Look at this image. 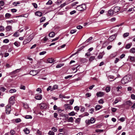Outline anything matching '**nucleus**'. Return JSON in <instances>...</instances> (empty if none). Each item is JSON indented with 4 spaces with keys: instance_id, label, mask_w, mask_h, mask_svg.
Listing matches in <instances>:
<instances>
[{
    "instance_id": "obj_44",
    "label": "nucleus",
    "mask_w": 135,
    "mask_h": 135,
    "mask_svg": "<svg viewBox=\"0 0 135 135\" xmlns=\"http://www.w3.org/2000/svg\"><path fill=\"white\" fill-rule=\"evenodd\" d=\"M91 95V93H87L85 94V96L87 97H89Z\"/></svg>"
},
{
    "instance_id": "obj_31",
    "label": "nucleus",
    "mask_w": 135,
    "mask_h": 135,
    "mask_svg": "<svg viewBox=\"0 0 135 135\" xmlns=\"http://www.w3.org/2000/svg\"><path fill=\"white\" fill-rule=\"evenodd\" d=\"M75 113L74 112L72 111L69 113V115L70 116H74L75 115Z\"/></svg>"
},
{
    "instance_id": "obj_32",
    "label": "nucleus",
    "mask_w": 135,
    "mask_h": 135,
    "mask_svg": "<svg viewBox=\"0 0 135 135\" xmlns=\"http://www.w3.org/2000/svg\"><path fill=\"white\" fill-rule=\"evenodd\" d=\"M16 91V90L15 89H12L9 90V92L11 93L15 92Z\"/></svg>"
},
{
    "instance_id": "obj_25",
    "label": "nucleus",
    "mask_w": 135,
    "mask_h": 135,
    "mask_svg": "<svg viewBox=\"0 0 135 135\" xmlns=\"http://www.w3.org/2000/svg\"><path fill=\"white\" fill-rule=\"evenodd\" d=\"M35 15L39 16H42V13L40 12H36L35 13Z\"/></svg>"
},
{
    "instance_id": "obj_35",
    "label": "nucleus",
    "mask_w": 135,
    "mask_h": 135,
    "mask_svg": "<svg viewBox=\"0 0 135 135\" xmlns=\"http://www.w3.org/2000/svg\"><path fill=\"white\" fill-rule=\"evenodd\" d=\"M64 65V64H59L58 65H56V67L57 68H60L61 67V66H63Z\"/></svg>"
},
{
    "instance_id": "obj_56",
    "label": "nucleus",
    "mask_w": 135,
    "mask_h": 135,
    "mask_svg": "<svg viewBox=\"0 0 135 135\" xmlns=\"http://www.w3.org/2000/svg\"><path fill=\"white\" fill-rule=\"evenodd\" d=\"M24 107L26 109H27L29 107L28 105L27 104H24Z\"/></svg>"
},
{
    "instance_id": "obj_50",
    "label": "nucleus",
    "mask_w": 135,
    "mask_h": 135,
    "mask_svg": "<svg viewBox=\"0 0 135 135\" xmlns=\"http://www.w3.org/2000/svg\"><path fill=\"white\" fill-rule=\"evenodd\" d=\"M89 115V113L87 112H85L83 115H81V117H82L84 116H88Z\"/></svg>"
},
{
    "instance_id": "obj_40",
    "label": "nucleus",
    "mask_w": 135,
    "mask_h": 135,
    "mask_svg": "<svg viewBox=\"0 0 135 135\" xmlns=\"http://www.w3.org/2000/svg\"><path fill=\"white\" fill-rule=\"evenodd\" d=\"M74 109L75 110L78 112L79 110V107L78 106H76L74 107Z\"/></svg>"
},
{
    "instance_id": "obj_38",
    "label": "nucleus",
    "mask_w": 135,
    "mask_h": 135,
    "mask_svg": "<svg viewBox=\"0 0 135 135\" xmlns=\"http://www.w3.org/2000/svg\"><path fill=\"white\" fill-rule=\"evenodd\" d=\"M95 58V57L94 56H91L90 57L89 59V60L90 61H91L93 60H94Z\"/></svg>"
},
{
    "instance_id": "obj_2",
    "label": "nucleus",
    "mask_w": 135,
    "mask_h": 135,
    "mask_svg": "<svg viewBox=\"0 0 135 135\" xmlns=\"http://www.w3.org/2000/svg\"><path fill=\"white\" fill-rule=\"evenodd\" d=\"M86 8V5L85 4H82L76 7V9L79 11H81L85 9Z\"/></svg>"
},
{
    "instance_id": "obj_52",
    "label": "nucleus",
    "mask_w": 135,
    "mask_h": 135,
    "mask_svg": "<svg viewBox=\"0 0 135 135\" xmlns=\"http://www.w3.org/2000/svg\"><path fill=\"white\" fill-rule=\"evenodd\" d=\"M21 121V120L20 119H15V122L17 123L20 122Z\"/></svg>"
},
{
    "instance_id": "obj_11",
    "label": "nucleus",
    "mask_w": 135,
    "mask_h": 135,
    "mask_svg": "<svg viewBox=\"0 0 135 135\" xmlns=\"http://www.w3.org/2000/svg\"><path fill=\"white\" fill-rule=\"evenodd\" d=\"M70 0H68L66 1L65 2L63 3L62 4H61L60 6V7L61 8L63 7L64 6H65L66 5L68 4L70 2L69 1Z\"/></svg>"
},
{
    "instance_id": "obj_47",
    "label": "nucleus",
    "mask_w": 135,
    "mask_h": 135,
    "mask_svg": "<svg viewBox=\"0 0 135 135\" xmlns=\"http://www.w3.org/2000/svg\"><path fill=\"white\" fill-rule=\"evenodd\" d=\"M48 134L49 135H54L55 134L54 132L51 131H50Z\"/></svg>"
},
{
    "instance_id": "obj_7",
    "label": "nucleus",
    "mask_w": 135,
    "mask_h": 135,
    "mask_svg": "<svg viewBox=\"0 0 135 135\" xmlns=\"http://www.w3.org/2000/svg\"><path fill=\"white\" fill-rule=\"evenodd\" d=\"M117 35L115 34L114 35H112L108 38L109 41L111 42L113 41L114 39H115L116 36Z\"/></svg>"
},
{
    "instance_id": "obj_37",
    "label": "nucleus",
    "mask_w": 135,
    "mask_h": 135,
    "mask_svg": "<svg viewBox=\"0 0 135 135\" xmlns=\"http://www.w3.org/2000/svg\"><path fill=\"white\" fill-rule=\"evenodd\" d=\"M11 135H15V132L13 130H11L10 131Z\"/></svg>"
},
{
    "instance_id": "obj_60",
    "label": "nucleus",
    "mask_w": 135,
    "mask_h": 135,
    "mask_svg": "<svg viewBox=\"0 0 135 135\" xmlns=\"http://www.w3.org/2000/svg\"><path fill=\"white\" fill-rule=\"evenodd\" d=\"M4 5V2L2 1H0V6H3Z\"/></svg>"
},
{
    "instance_id": "obj_30",
    "label": "nucleus",
    "mask_w": 135,
    "mask_h": 135,
    "mask_svg": "<svg viewBox=\"0 0 135 135\" xmlns=\"http://www.w3.org/2000/svg\"><path fill=\"white\" fill-rule=\"evenodd\" d=\"M11 15L10 14L7 13L5 15V17L6 18H8L11 17Z\"/></svg>"
},
{
    "instance_id": "obj_3",
    "label": "nucleus",
    "mask_w": 135,
    "mask_h": 135,
    "mask_svg": "<svg viewBox=\"0 0 135 135\" xmlns=\"http://www.w3.org/2000/svg\"><path fill=\"white\" fill-rule=\"evenodd\" d=\"M33 38V35L32 34L30 35L27 38L26 40L24 41V42L26 41V43H28L30 42Z\"/></svg>"
},
{
    "instance_id": "obj_5",
    "label": "nucleus",
    "mask_w": 135,
    "mask_h": 135,
    "mask_svg": "<svg viewBox=\"0 0 135 135\" xmlns=\"http://www.w3.org/2000/svg\"><path fill=\"white\" fill-rule=\"evenodd\" d=\"M40 107L41 109H46L47 107V105L44 103H42L40 104Z\"/></svg>"
},
{
    "instance_id": "obj_8",
    "label": "nucleus",
    "mask_w": 135,
    "mask_h": 135,
    "mask_svg": "<svg viewBox=\"0 0 135 135\" xmlns=\"http://www.w3.org/2000/svg\"><path fill=\"white\" fill-rule=\"evenodd\" d=\"M112 9H113L114 12L115 13L119 11L120 8L118 7H115L113 8H112Z\"/></svg>"
},
{
    "instance_id": "obj_21",
    "label": "nucleus",
    "mask_w": 135,
    "mask_h": 135,
    "mask_svg": "<svg viewBox=\"0 0 135 135\" xmlns=\"http://www.w3.org/2000/svg\"><path fill=\"white\" fill-rule=\"evenodd\" d=\"M55 32H52L49 34V36L50 37H53L55 36Z\"/></svg>"
},
{
    "instance_id": "obj_34",
    "label": "nucleus",
    "mask_w": 135,
    "mask_h": 135,
    "mask_svg": "<svg viewBox=\"0 0 135 135\" xmlns=\"http://www.w3.org/2000/svg\"><path fill=\"white\" fill-rule=\"evenodd\" d=\"M20 3V2H13L12 4L15 6H16L17 5L19 4Z\"/></svg>"
},
{
    "instance_id": "obj_48",
    "label": "nucleus",
    "mask_w": 135,
    "mask_h": 135,
    "mask_svg": "<svg viewBox=\"0 0 135 135\" xmlns=\"http://www.w3.org/2000/svg\"><path fill=\"white\" fill-rule=\"evenodd\" d=\"M52 4V2L51 0H49L46 3L47 5H51Z\"/></svg>"
},
{
    "instance_id": "obj_54",
    "label": "nucleus",
    "mask_w": 135,
    "mask_h": 135,
    "mask_svg": "<svg viewBox=\"0 0 135 135\" xmlns=\"http://www.w3.org/2000/svg\"><path fill=\"white\" fill-rule=\"evenodd\" d=\"M52 89V87L51 86H49L47 89V91H49L50 90H51Z\"/></svg>"
},
{
    "instance_id": "obj_17",
    "label": "nucleus",
    "mask_w": 135,
    "mask_h": 135,
    "mask_svg": "<svg viewBox=\"0 0 135 135\" xmlns=\"http://www.w3.org/2000/svg\"><path fill=\"white\" fill-rule=\"evenodd\" d=\"M58 88V86L56 85H54L52 88L51 90H50L51 91H53L54 90Z\"/></svg>"
},
{
    "instance_id": "obj_61",
    "label": "nucleus",
    "mask_w": 135,
    "mask_h": 135,
    "mask_svg": "<svg viewBox=\"0 0 135 135\" xmlns=\"http://www.w3.org/2000/svg\"><path fill=\"white\" fill-rule=\"evenodd\" d=\"M59 37H56L55 38L52 39L51 41V42H52L54 41H55L57 40H58L59 39Z\"/></svg>"
},
{
    "instance_id": "obj_6",
    "label": "nucleus",
    "mask_w": 135,
    "mask_h": 135,
    "mask_svg": "<svg viewBox=\"0 0 135 135\" xmlns=\"http://www.w3.org/2000/svg\"><path fill=\"white\" fill-rule=\"evenodd\" d=\"M38 71L37 70H32L30 71V74L33 76H35L37 74Z\"/></svg>"
},
{
    "instance_id": "obj_41",
    "label": "nucleus",
    "mask_w": 135,
    "mask_h": 135,
    "mask_svg": "<svg viewBox=\"0 0 135 135\" xmlns=\"http://www.w3.org/2000/svg\"><path fill=\"white\" fill-rule=\"evenodd\" d=\"M19 36V34H18V32H16L13 35V36L14 37H17Z\"/></svg>"
},
{
    "instance_id": "obj_27",
    "label": "nucleus",
    "mask_w": 135,
    "mask_h": 135,
    "mask_svg": "<svg viewBox=\"0 0 135 135\" xmlns=\"http://www.w3.org/2000/svg\"><path fill=\"white\" fill-rule=\"evenodd\" d=\"M110 87L109 86L105 88V90L107 92H108L110 91Z\"/></svg>"
},
{
    "instance_id": "obj_42",
    "label": "nucleus",
    "mask_w": 135,
    "mask_h": 135,
    "mask_svg": "<svg viewBox=\"0 0 135 135\" xmlns=\"http://www.w3.org/2000/svg\"><path fill=\"white\" fill-rule=\"evenodd\" d=\"M4 27L2 26H0V32H2L4 31Z\"/></svg>"
},
{
    "instance_id": "obj_13",
    "label": "nucleus",
    "mask_w": 135,
    "mask_h": 135,
    "mask_svg": "<svg viewBox=\"0 0 135 135\" xmlns=\"http://www.w3.org/2000/svg\"><path fill=\"white\" fill-rule=\"evenodd\" d=\"M105 54L104 52L103 51L102 52L100 53L99 54V55L98 56V59H102L103 56Z\"/></svg>"
},
{
    "instance_id": "obj_63",
    "label": "nucleus",
    "mask_w": 135,
    "mask_h": 135,
    "mask_svg": "<svg viewBox=\"0 0 135 135\" xmlns=\"http://www.w3.org/2000/svg\"><path fill=\"white\" fill-rule=\"evenodd\" d=\"M59 97L60 98H61L62 99L63 98H65V96L64 95H63L62 94H60L59 95Z\"/></svg>"
},
{
    "instance_id": "obj_29",
    "label": "nucleus",
    "mask_w": 135,
    "mask_h": 135,
    "mask_svg": "<svg viewBox=\"0 0 135 135\" xmlns=\"http://www.w3.org/2000/svg\"><path fill=\"white\" fill-rule=\"evenodd\" d=\"M20 89H23V90H25L26 89L25 86L23 85H21L20 86Z\"/></svg>"
},
{
    "instance_id": "obj_16",
    "label": "nucleus",
    "mask_w": 135,
    "mask_h": 135,
    "mask_svg": "<svg viewBox=\"0 0 135 135\" xmlns=\"http://www.w3.org/2000/svg\"><path fill=\"white\" fill-rule=\"evenodd\" d=\"M6 112L7 114H9L10 113L11 111V108L10 107H6Z\"/></svg>"
},
{
    "instance_id": "obj_55",
    "label": "nucleus",
    "mask_w": 135,
    "mask_h": 135,
    "mask_svg": "<svg viewBox=\"0 0 135 135\" xmlns=\"http://www.w3.org/2000/svg\"><path fill=\"white\" fill-rule=\"evenodd\" d=\"M32 4L35 8H36L37 7V5L36 3H32Z\"/></svg>"
},
{
    "instance_id": "obj_12",
    "label": "nucleus",
    "mask_w": 135,
    "mask_h": 135,
    "mask_svg": "<svg viewBox=\"0 0 135 135\" xmlns=\"http://www.w3.org/2000/svg\"><path fill=\"white\" fill-rule=\"evenodd\" d=\"M35 98L36 100H41L42 99V96L41 94H37L36 95Z\"/></svg>"
},
{
    "instance_id": "obj_36",
    "label": "nucleus",
    "mask_w": 135,
    "mask_h": 135,
    "mask_svg": "<svg viewBox=\"0 0 135 135\" xmlns=\"http://www.w3.org/2000/svg\"><path fill=\"white\" fill-rule=\"evenodd\" d=\"M129 35V33L128 32H127L124 33L123 35V37L124 38H125L126 37H128Z\"/></svg>"
},
{
    "instance_id": "obj_33",
    "label": "nucleus",
    "mask_w": 135,
    "mask_h": 135,
    "mask_svg": "<svg viewBox=\"0 0 135 135\" xmlns=\"http://www.w3.org/2000/svg\"><path fill=\"white\" fill-rule=\"evenodd\" d=\"M65 106L66 107V108L69 109H72V108L71 106L69 105L68 104H66L65 105Z\"/></svg>"
},
{
    "instance_id": "obj_64",
    "label": "nucleus",
    "mask_w": 135,
    "mask_h": 135,
    "mask_svg": "<svg viewBox=\"0 0 135 135\" xmlns=\"http://www.w3.org/2000/svg\"><path fill=\"white\" fill-rule=\"evenodd\" d=\"M131 98L132 99H135V95L134 94H132L131 95Z\"/></svg>"
},
{
    "instance_id": "obj_10",
    "label": "nucleus",
    "mask_w": 135,
    "mask_h": 135,
    "mask_svg": "<svg viewBox=\"0 0 135 135\" xmlns=\"http://www.w3.org/2000/svg\"><path fill=\"white\" fill-rule=\"evenodd\" d=\"M96 95L98 97H102L104 95V93L101 91H99L96 94Z\"/></svg>"
},
{
    "instance_id": "obj_49",
    "label": "nucleus",
    "mask_w": 135,
    "mask_h": 135,
    "mask_svg": "<svg viewBox=\"0 0 135 135\" xmlns=\"http://www.w3.org/2000/svg\"><path fill=\"white\" fill-rule=\"evenodd\" d=\"M46 52L45 51H43L42 52H40L39 53V55H44L46 53Z\"/></svg>"
},
{
    "instance_id": "obj_9",
    "label": "nucleus",
    "mask_w": 135,
    "mask_h": 135,
    "mask_svg": "<svg viewBox=\"0 0 135 135\" xmlns=\"http://www.w3.org/2000/svg\"><path fill=\"white\" fill-rule=\"evenodd\" d=\"M14 97H12L9 99V102L11 105H12L14 103Z\"/></svg>"
},
{
    "instance_id": "obj_24",
    "label": "nucleus",
    "mask_w": 135,
    "mask_h": 135,
    "mask_svg": "<svg viewBox=\"0 0 135 135\" xmlns=\"http://www.w3.org/2000/svg\"><path fill=\"white\" fill-rule=\"evenodd\" d=\"M11 26H8L6 27V29L7 31H9L11 30Z\"/></svg>"
},
{
    "instance_id": "obj_1",
    "label": "nucleus",
    "mask_w": 135,
    "mask_h": 135,
    "mask_svg": "<svg viewBox=\"0 0 135 135\" xmlns=\"http://www.w3.org/2000/svg\"><path fill=\"white\" fill-rule=\"evenodd\" d=\"M132 79V76L129 75H128L124 76L121 80V83L125 84L131 81Z\"/></svg>"
},
{
    "instance_id": "obj_59",
    "label": "nucleus",
    "mask_w": 135,
    "mask_h": 135,
    "mask_svg": "<svg viewBox=\"0 0 135 135\" xmlns=\"http://www.w3.org/2000/svg\"><path fill=\"white\" fill-rule=\"evenodd\" d=\"M93 38V37H90L88 40H87L85 42H89V41L90 40H91Z\"/></svg>"
},
{
    "instance_id": "obj_53",
    "label": "nucleus",
    "mask_w": 135,
    "mask_h": 135,
    "mask_svg": "<svg viewBox=\"0 0 135 135\" xmlns=\"http://www.w3.org/2000/svg\"><path fill=\"white\" fill-rule=\"evenodd\" d=\"M94 109L91 108L89 110V112L90 113L92 114L94 112Z\"/></svg>"
},
{
    "instance_id": "obj_51",
    "label": "nucleus",
    "mask_w": 135,
    "mask_h": 135,
    "mask_svg": "<svg viewBox=\"0 0 135 135\" xmlns=\"http://www.w3.org/2000/svg\"><path fill=\"white\" fill-rule=\"evenodd\" d=\"M122 87L121 86H118L116 88L117 91H119V89H122Z\"/></svg>"
},
{
    "instance_id": "obj_18",
    "label": "nucleus",
    "mask_w": 135,
    "mask_h": 135,
    "mask_svg": "<svg viewBox=\"0 0 135 135\" xmlns=\"http://www.w3.org/2000/svg\"><path fill=\"white\" fill-rule=\"evenodd\" d=\"M132 104V103L130 100L127 101L124 103L125 105H127L129 106L131 105Z\"/></svg>"
},
{
    "instance_id": "obj_43",
    "label": "nucleus",
    "mask_w": 135,
    "mask_h": 135,
    "mask_svg": "<svg viewBox=\"0 0 135 135\" xmlns=\"http://www.w3.org/2000/svg\"><path fill=\"white\" fill-rule=\"evenodd\" d=\"M20 70V69H16V70H15V71H13L11 73L12 74H15L18 72V70Z\"/></svg>"
},
{
    "instance_id": "obj_23",
    "label": "nucleus",
    "mask_w": 135,
    "mask_h": 135,
    "mask_svg": "<svg viewBox=\"0 0 135 135\" xmlns=\"http://www.w3.org/2000/svg\"><path fill=\"white\" fill-rule=\"evenodd\" d=\"M23 131L26 134H28L29 133L30 131L27 128H25L23 130Z\"/></svg>"
},
{
    "instance_id": "obj_22",
    "label": "nucleus",
    "mask_w": 135,
    "mask_h": 135,
    "mask_svg": "<svg viewBox=\"0 0 135 135\" xmlns=\"http://www.w3.org/2000/svg\"><path fill=\"white\" fill-rule=\"evenodd\" d=\"M102 107V106H101L99 105H97L95 106V109L96 110H98L101 108Z\"/></svg>"
},
{
    "instance_id": "obj_20",
    "label": "nucleus",
    "mask_w": 135,
    "mask_h": 135,
    "mask_svg": "<svg viewBox=\"0 0 135 135\" xmlns=\"http://www.w3.org/2000/svg\"><path fill=\"white\" fill-rule=\"evenodd\" d=\"M132 45V43H130L129 44H128L126 45V46L125 48L126 49H129Z\"/></svg>"
},
{
    "instance_id": "obj_28",
    "label": "nucleus",
    "mask_w": 135,
    "mask_h": 135,
    "mask_svg": "<svg viewBox=\"0 0 135 135\" xmlns=\"http://www.w3.org/2000/svg\"><path fill=\"white\" fill-rule=\"evenodd\" d=\"M130 52L132 53H134L135 52V48H132L130 50Z\"/></svg>"
},
{
    "instance_id": "obj_26",
    "label": "nucleus",
    "mask_w": 135,
    "mask_h": 135,
    "mask_svg": "<svg viewBox=\"0 0 135 135\" xmlns=\"http://www.w3.org/2000/svg\"><path fill=\"white\" fill-rule=\"evenodd\" d=\"M119 101V99L118 98H116L115 99L114 102L113 103V105L115 104H117L118 102Z\"/></svg>"
},
{
    "instance_id": "obj_57",
    "label": "nucleus",
    "mask_w": 135,
    "mask_h": 135,
    "mask_svg": "<svg viewBox=\"0 0 135 135\" xmlns=\"http://www.w3.org/2000/svg\"><path fill=\"white\" fill-rule=\"evenodd\" d=\"M98 102L100 104H102L104 103V101L102 99H101L98 101Z\"/></svg>"
},
{
    "instance_id": "obj_45",
    "label": "nucleus",
    "mask_w": 135,
    "mask_h": 135,
    "mask_svg": "<svg viewBox=\"0 0 135 135\" xmlns=\"http://www.w3.org/2000/svg\"><path fill=\"white\" fill-rule=\"evenodd\" d=\"M6 90V89L4 87H2L0 88V90L2 91H4Z\"/></svg>"
},
{
    "instance_id": "obj_14",
    "label": "nucleus",
    "mask_w": 135,
    "mask_h": 135,
    "mask_svg": "<svg viewBox=\"0 0 135 135\" xmlns=\"http://www.w3.org/2000/svg\"><path fill=\"white\" fill-rule=\"evenodd\" d=\"M54 62V59L52 58H49L47 59L46 62L51 63Z\"/></svg>"
},
{
    "instance_id": "obj_58",
    "label": "nucleus",
    "mask_w": 135,
    "mask_h": 135,
    "mask_svg": "<svg viewBox=\"0 0 135 135\" xmlns=\"http://www.w3.org/2000/svg\"><path fill=\"white\" fill-rule=\"evenodd\" d=\"M36 91H37L40 92L39 93H41L42 92V90L41 88H38L36 89Z\"/></svg>"
},
{
    "instance_id": "obj_46",
    "label": "nucleus",
    "mask_w": 135,
    "mask_h": 135,
    "mask_svg": "<svg viewBox=\"0 0 135 135\" xmlns=\"http://www.w3.org/2000/svg\"><path fill=\"white\" fill-rule=\"evenodd\" d=\"M76 31V30H71L70 32V33L71 34H73L75 33Z\"/></svg>"
},
{
    "instance_id": "obj_39",
    "label": "nucleus",
    "mask_w": 135,
    "mask_h": 135,
    "mask_svg": "<svg viewBox=\"0 0 135 135\" xmlns=\"http://www.w3.org/2000/svg\"><path fill=\"white\" fill-rule=\"evenodd\" d=\"M45 17H42L40 20V22H44L45 20Z\"/></svg>"
},
{
    "instance_id": "obj_15",
    "label": "nucleus",
    "mask_w": 135,
    "mask_h": 135,
    "mask_svg": "<svg viewBox=\"0 0 135 135\" xmlns=\"http://www.w3.org/2000/svg\"><path fill=\"white\" fill-rule=\"evenodd\" d=\"M128 59L131 61L134 62L135 61V57H132L131 56H129L128 57Z\"/></svg>"
},
{
    "instance_id": "obj_62",
    "label": "nucleus",
    "mask_w": 135,
    "mask_h": 135,
    "mask_svg": "<svg viewBox=\"0 0 135 135\" xmlns=\"http://www.w3.org/2000/svg\"><path fill=\"white\" fill-rule=\"evenodd\" d=\"M52 131H54V132H56L57 131V129L55 127H53L51 129Z\"/></svg>"
},
{
    "instance_id": "obj_4",
    "label": "nucleus",
    "mask_w": 135,
    "mask_h": 135,
    "mask_svg": "<svg viewBox=\"0 0 135 135\" xmlns=\"http://www.w3.org/2000/svg\"><path fill=\"white\" fill-rule=\"evenodd\" d=\"M95 121V119H90V120H86L85 121V122L87 125H88L90 123H94Z\"/></svg>"
},
{
    "instance_id": "obj_19",
    "label": "nucleus",
    "mask_w": 135,
    "mask_h": 135,
    "mask_svg": "<svg viewBox=\"0 0 135 135\" xmlns=\"http://www.w3.org/2000/svg\"><path fill=\"white\" fill-rule=\"evenodd\" d=\"M108 13L110 15H112L115 13L113 9L112 8L108 11Z\"/></svg>"
}]
</instances>
